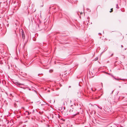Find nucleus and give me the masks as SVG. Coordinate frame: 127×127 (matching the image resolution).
Masks as SVG:
<instances>
[{
	"mask_svg": "<svg viewBox=\"0 0 127 127\" xmlns=\"http://www.w3.org/2000/svg\"><path fill=\"white\" fill-rule=\"evenodd\" d=\"M22 38L23 39H24L25 38V35L24 33L23 30H22Z\"/></svg>",
	"mask_w": 127,
	"mask_h": 127,
	"instance_id": "f257e3e1",
	"label": "nucleus"
},
{
	"mask_svg": "<svg viewBox=\"0 0 127 127\" xmlns=\"http://www.w3.org/2000/svg\"><path fill=\"white\" fill-rule=\"evenodd\" d=\"M16 84L17 85L19 86H20L21 85H23V84H21L18 82Z\"/></svg>",
	"mask_w": 127,
	"mask_h": 127,
	"instance_id": "f03ea898",
	"label": "nucleus"
},
{
	"mask_svg": "<svg viewBox=\"0 0 127 127\" xmlns=\"http://www.w3.org/2000/svg\"><path fill=\"white\" fill-rule=\"evenodd\" d=\"M111 11H110V12H111L113 11V8H111Z\"/></svg>",
	"mask_w": 127,
	"mask_h": 127,
	"instance_id": "7ed1b4c3",
	"label": "nucleus"
},
{
	"mask_svg": "<svg viewBox=\"0 0 127 127\" xmlns=\"http://www.w3.org/2000/svg\"><path fill=\"white\" fill-rule=\"evenodd\" d=\"M113 77L114 78V79H115L116 80H118L116 78H115V77H114V76H113Z\"/></svg>",
	"mask_w": 127,
	"mask_h": 127,
	"instance_id": "20e7f679",
	"label": "nucleus"
},
{
	"mask_svg": "<svg viewBox=\"0 0 127 127\" xmlns=\"http://www.w3.org/2000/svg\"><path fill=\"white\" fill-rule=\"evenodd\" d=\"M51 71H52V70H50V71H49V72H51Z\"/></svg>",
	"mask_w": 127,
	"mask_h": 127,
	"instance_id": "39448f33",
	"label": "nucleus"
},
{
	"mask_svg": "<svg viewBox=\"0 0 127 127\" xmlns=\"http://www.w3.org/2000/svg\"><path fill=\"white\" fill-rule=\"evenodd\" d=\"M113 54H112L111 55V56H113Z\"/></svg>",
	"mask_w": 127,
	"mask_h": 127,
	"instance_id": "423d86ee",
	"label": "nucleus"
},
{
	"mask_svg": "<svg viewBox=\"0 0 127 127\" xmlns=\"http://www.w3.org/2000/svg\"><path fill=\"white\" fill-rule=\"evenodd\" d=\"M99 108L100 109H102V107H99Z\"/></svg>",
	"mask_w": 127,
	"mask_h": 127,
	"instance_id": "0eeeda50",
	"label": "nucleus"
},
{
	"mask_svg": "<svg viewBox=\"0 0 127 127\" xmlns=\"http://www.w3.org/2000/svg\"><path fill=\"white\" fill-rule=\"evenodd\" d=\"M77 114H74V116H76Z\"/></svg>",
	"mask_w": 127,
	"mask_h": 127,
	"instance_id": "6e6552de",
	"label": "nucleus"
},
{
	"mask_svg": "<svg viewBox=\"0 0 127 127\" xmlns=\"http://www.w3.org/2000/svg\"><path fill=\"white\" fill-rule=\"evenodd\" d=\"M116 7L117 8H118V5L117 4V7Z\"/></svg>",
	"mask_w": 127,
	"mask_h": 127,
	"instance_id": "1a4fd4ad",
	"label": "nucleus"
},
{
	"mask_svg": "<svg viewBox=\"0 0 127 127\" xmlns=\"http://www.w3.org/2000/svg\"><path fill=\"white\" fill-rule=\"evenodd\" d=\"M121 47H122V48H123V45H121Z\"/></svg>",
	"mask_w": 127,
	"mask_h": 127,
	"instance_id": "9d476101",
	"label": "nucleus"
},
{
	"mask_svg": "<svg viewBox=\"0 0 127 127\" xmlns=\"http://www.w3.org/2000/svg\"><path fill=\"white\" fill-rule=\"evenodd\" d=\"M119 88H121V86H119Z\"/></svg>",
	"mask_w": 127,
	"mask_h": 127,
	"instance_id": "9b49d317",
	"label": "nucleus"
},
{
	"mask_svg": "<svg viewBox=\"0 0 127 127\" xmlns=\"http://www.w3.org/2000/svg\"><path fill=\"white\" fill-rule=\"evenodd\" d=\"M28 112V115H29V112Z\"/></svg>",
	"mask_w": 127,
	"mask_h": 127,
	"instance_id": "f8f14e48",
	"label": "nucleus"
},
{
	"mask_svg": "<svg viewBox=\"0 0 127 127\" xmlns=\"http://www.w3.org/2000/svg\"><path fill=\"white\" fill-rule=\"evenodd\" d=\"M92 91H94V90H93V89H92Z\"/></svg>",
	"mask_w": 127,
	"mask_h": 127,
	"instance_id": "ddd939ff",
	"label": "nucleus"
},
{
	"mask_svg": "<svg viewBox=\"0 0 127 127\" xmlns=\"http://www.w3.org/2000/svg\"><path fill=\"white\" fill-rule=\"evenodd\" d=\"M113 91L112 92V93H113Z\"/></svg>",
	"mask_w": 127,
	"mask_h": 127,
	"instance_id": "4468645a",
	"label": "nucleus"
},
{
	"mask_svg": "<svg viewBox=\"0 0 127 127\" xmlns=\"http://www.w3.org/2000/svg\"><path fill=\"white\" fill-rule=\"evenodd\" d=\"M120 79V80H121L122 79Z\"/></svg>",
	"mask_w": 127,
	"mask_h": 127,
	"instance_id": "2eb2a0df",
	"label": "nucleus"
},
{
	"mask_svg": "<svg viewBox=\"0 0 127 127\" xmlns=\"http://www.w3.org/2000/svg\"><path fill=\"white\" fill-rule=\"evenodd\" d=\"M99 34H101V33H99Z\"/></svg>",
	"mask_w": 127,
	"mask_h": 127,
	"instance_id": "dca6fc26",
	"label": "nucleus"
}]
</instances>
